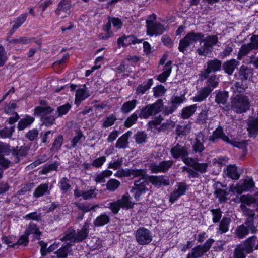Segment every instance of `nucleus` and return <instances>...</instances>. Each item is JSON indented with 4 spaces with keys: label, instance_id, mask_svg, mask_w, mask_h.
<instances>
[{
    "label": "nucleus",
    "instance_id": "7c9ffc66",
    "mask_svg": "<svg viewBox=\"0 0 258 258\" xmlns=\"http://www.w3.org/2000/svg\"><path fill=\"white\" fill-rule=\"evenodd\" d=\"M153 85L152 79H149L147 82L139 85L136 90V94L137 95H143Z\"/></svg>",
    "mask_w": 258,
    "mask_h": 258
},
{
    "label": "nucleus",
    "instance_id": "58836bf2",
    "mask_svg": "<svg viewBox=\"0 0 258 258\" xmlns=\"http://www.w3.org/2000/svg\"><path fill=\"white\" fill-rule=\"evenodd\" d=\"M197 105L194 104L182 109L181 116L183 119H188L196 112Z\"/></svg>",
    "mask_w": 258,
    "mask_h": 258
},
{
    "label": "nucleus",
    "instance_id": "412c9836",
    "mask_svg": "<svg viewBox=\"0 0 258 258\" xmlns=\"http://www.w3.org/2000/svg\"><path fill=\"white\" fill-rule=\"evenodd\" d=\"M28 151V149L26 146H21L18 150H13L12 151L13 161L15 163L19 162L20 158H23L26 156Z\"/></svg>",
    "mask_w": 258,
    "mask_h": 258
},
{
    "label": "nucleus",
    "instance_id": "473e14b6",
    "mask_svg": "<svg viewBox=\"0 0 258 258\" xmlns=\"http://www.w3.org/2000/svg\"><path fill=\"white\" fill-rule=\"evenodd\" d=\"M191 130V124L188 123L178 125L175 130L176 134L178 136H185L189 134Z\"/></svg>",
    "mask_w": 258,
    "mask_h": 258
},
{
    "label": "nucleus",
    "instance_id": "aec40b11",
    "mask_svg": "<svg viewBox=\"0 0 258 258\" xmlns=\"http://www.w3.org/2000/svg\"><path fill=\"white\" fill-rule=\"evenodd\" d=\"M149 181L156 187H160L162 185L167 186L169 184L168 178L163 176H149Z\"/></svg>",
    "mask_w": 258,
    "mask_h": 258
},
{
    "label": "nucleus",
    "instance_id": "c9c22d12",
    "mask_svg": "<svg viewBox=\"0 0 258 258\" xmlns=\"http://www.w3.org/2000/svg\"><path fill=\"white\" fill-rule=\"evenodd\" d=\"M131 197L128 194H126L123 195L120 199L118 200L117 201L120 205L121 208L129 209L132 208L134 205V203L131 201Z\"/></svg>",
    "mask_w": 258,
    "mask_h": 258
},
{
    "label": "nucleus",
    "instance_id": "4be33fe9",
    "mask_svg": "<svg viewBox=\"0 0 258 258\" xmlns=\"http://www.w3.org/2000/svg\"><path fill=\"white\" fill-rule=\"evenodd\" d=\"M253 69L247 66L242 65L241 66L239 75L241 79L248 80L253 76Z\"/></svg>",
    "mask_w": 258,
    "mask_h": 258
},
{
    "label": "nucleus",
    "instance_id": "1a4fd4ad",
    "mask_svg": "<svg viewBox=\"0 0 258 258\" xmlns=\"http://www.w3.org/2000/svg\"><path fill=\"white\" fill-rule=\"evenodd\" d=\"M146 23L147 28V33L149 35H160L163 34L165 30L162 25L156 21L147 20Z\"/></svg>",
    "mask_w": 258,
    "mask_h": 258
},
{
    "label": "nucleus",
    "instance_id": "bf43d9fd",
    "mask_svg": "<svg viewBox=\"0 0 258 258\" xmlns=\"http://www.w3.org/2000/svg\"><path fill=\"white\" fill-rule=\"evenodd\" d=\"M28 15L27 13L21 14L16 19L13 25L18 29L25 22Z\"/></svg>",
    "mask_w": 258,
    "mask_h": 258
},
{
    "label": "nucleus",
    "instance_id": "4d7b16f0",
    "mask_svg": "<svg viewBox=\"0 0 258 258\" xmlns=\"http://www.w3.org/2000/svg\"><path fill=\"white\" fill-rule=\"evenodd\" d=\"M6 40L8 41L9 43H13L14 44H25L29 43L30 41V39L26 37H22L13 39H9L7 38Z\"/></svg>",
    "mask_w": 258,
    "mask_h": 258
},
{
    "label": "nucleus",
    "instance_id": "cd10ccee",
    "mask_svg": "<svg viewBox=\"0 0 258 258\" xmlns=\"http://www.w3.org/2000/svg\"><path fill=\"white\" fill-rule=\"evenodd\" d=\"M138 103L137 100L134 99L124 102L120 108V111L123 114H126L133 110Z\"/></svg>",
    "mask_w": 258,
    "mask_h": 258
},
{
    "label": "nucleus",
    "instance_id": "a878e982",
    "mask_svg": "<svg viewBox=\"0 0 258 258\" xmlns=\"http://www.w3.org/2000/svg\"><path fill=\"white\" fill-rule=\"evenodd\" d=\"M211 92L210 89H209L206 87H203L197 92V94L193 98V100L195 102L202 101L206 99Z\"/></svg>",
    "mask_w": 258,
    "mask_h": 258
},
{
    "label": "nucleus",
    "instance_id": "2f4dec72",
    "mask_svg": "<svg viewBox=\"0 0 258 258\" xmlns=\"http://www.w3.org/2000/svg\"><path fill=\"white\" fill-rule=\"evenodd\" d=\"M71 251V245L68 244L61 247L55 252L56 255L53 256L51 258H67L68 253Z\"/></svg>",
    "mask_w": 258,
    "mask_h": 258
},
{
    "label": "nucleus",
    "instance_id": "8fccbe9b",
    "mask_svg": "<svg viewBox=\"0 0 258 258\" xmlns=\"http://www.w3.org/2000/svg\"><path fill=\"white\" fill-rule=\"evenodd\" d=\"M48 188L47 184H41L34 190L33 195L36 198L42 196L47 192Z\"/></svg>",
    "mask_w": 258,
    "mask_h": 258
},
{
    "label": "nucleus",
    "instance_id": "f3484780",
    "mask_svg": "<svg viewBox=\"0 0 258 258\" xmlns=\"http://www.w3.org/2000/svg\"><path fill=\"white\" fill-rule=\"evenodd\" d=\"M218 139H221L224 141L230 142V139L223 132L221 126H218L213 133L212 135L209 138V140L212 143L217 142Z\"/></svg>",
    "mask_w": 258,
    "mask_h": 258
},
{
    "label": "nucleus",
    "instance_id": "a211bd4d",
    "mask_svg": "<svg viewBox=\"0 0 258 258\" xmlns=\"http://www.w3.org/2000/svg\"><path fill=\"white\" fill-rule=\"evenodd\" d=\"M254 183L252 178L246 179L243 182L238 184L235 188L236 192L240 194L243 191H250L253 188Z\"/></svg>",
    "mask_w": 258,
    "mask_h": 258
},
{
    "label": "nucleus",
    "instance_id": "2eb2a0df",
    "mask_svg": "<svg viewBox=\"0 0 258 258\" xmlns=\"http://www.w3.org/2000/svg\"><path fill=\"white\" fill-rule=\"evenodd\" d=\"M173 163V161L172 160L163 161L159 164H151L149 168L152 173L165 172L172 166Z\"/></svg>",
    "mask_w": 258,
    "mask_h": 258
},
{
    "label": "nucleus",
    "instance_id": "13d9d810",
    "mask_svg": "<svg viewBox=\"0 0 258 258\" xmlns=\"http://www.w3.org/2000/svg\"><path fill=\"white\" fill-rule=\"evenodd\" d=\"M233 44H229L224 46L223 50L220 52V56L221 58H224L229 56L233 51Z\"/></svg>",
    "mask_w": 258,
    "mask_h": 258
},
{
    "label": "nucleus",
    "instance_id": "c03bdc74",
    "mask_svg": "<svg viewBox=\"0 0 258 258\" xmlns=\"http://www.w3.org/2000/svg\"><path fill=\"white\" fill-rule=\"evenodd\" d=\"M247 253V250L244 248L243 245H238L235 248L233 258H245Z\"/></svg>",
    "mask_w": 258,
    "mask_h": 258
},
{
    "label": "nucleus",
    "instance_id": "f03ea898",
    "mask_svg": "<svg viewBox=\"0 0 258 258\" xmlns=\"http://www.w3.org/2000/svg\"><path fill=\"white\" fill-rule=\"evenodd\" d=\"M54 109L49 106H37L34 109V114L41 116L42 125L49 127L53 125L55 121L56 117L49 114Z\"/></svg>",
    "mask_w": 258,
    "mask_h": 258
},
{
    "label": "nucleus",
    "instance_id": "7ed1b4c3",
    "mask_svg": "<svg viewBox=\"0 0 258 258\" xmlns=\"http://www.w3.org/2000/svg\"><path fill=\"white\" fill-rule=\"evenodd\" d=\"M231 109L237 113L245 112L249 109L250 101L247 96L239 94L231 99Z\"/></svg>",
    "mask_w": 258,
    "mask_h": 258
},
{
    "label": "nucleus",
    "instance_id": "de8ad7c7",
    "mask_svg": "<svg viewBox=\"0 0 258 258\" xmlns=\"http://www.w3.org/2000/svg\"><path fill=\"white\" fill-rule=\"evenodd\" d=\"M219 84V79L216 75H212L207 80V86L206 87L208 89H210L211 92L214 90V88H216Z\"/></svg>",
    "mask_w": 258,
    "mask_h": 258
},
{
    "label": "nucleus",
    "instance_id": "e433bc0d",
    "mask_svg": "<svg viewBox=\"0 0 258 258\" xmlns=\"http://www.w3.org/2000/svg\"><path fill=\"white\" fill-rule=\"evenodd\" d=\"M74 204L78 208V209L82 211L83 213H86L90 211L94 210L95 208L99 207L98 205L91 206L90 204L78 202H75Z\"/></svg>",
    "mask_w": 258,
    "mask_h": 258
},
{
    "label": "nucleus",
    "instance_id": "a19ab883",
    "mask_svg": "<svg viewBox=\"0 0 258 258\" xmlns=\"http://www.w3.org/2000/svg\"><path fill=\"white\" fill-rule=\"evenodd\" d=\"M89 96L86 91L83 89H79L76 91L75 103L79 105L80 103Z\"/></svg>",
    "mask_w": 258,
    "mask_h": 258
},
{
    "label": "nucleus",
    "instance_id": "423d86ee",
    "mask_svg": "<svg viewBox=\"0 0 258 258\" xmlns=\"http://www.w3.org/2000/svg\"><path fill=\"white\" fill-rule=\"evenodd\" d=\"M163 106L162 99H158L154 103L149 104L143 108L139 114L141 118L147 119L161 111Z\"/></svg>",
    "mask_w": 258,
    "mask_h": 258
},
{
    "label": "nucleus",
    "instance_id": "37998d69",
    "mask_svg": "<svg viewBox=\"0 0 258 258\" xmlns=\"http://www.w3.org/2000/svg\"><path fill=\"white\" fill-rule=\"evenodd\" d=\"M227 176L233 180L238 179L240 175L237 172V167L235 165H229L227 168Z\"/></svg>",
    "mask_w": 258,
    "mask_h": 258
},
{
    "label": "nucleus",
    "instance_id": "39448f33",
    "mask_svg": "<svg viewBox=\"0 0 258 258\" xmlns=\"http://www.w3.org/2000/svg\"><path fill=\"white\" fill-rule=\"evenodd\" d=\"M204 37L202 33H196L190 32L187 33L185 36L179 42V50L180 52L184 53L186 49L192 43L201 40Z\"/></svg>",
    "mask_w": 258,
    "mask_h": 258
},
{
    "label": "nucleus",
    "instance_id": "393cba45",
    "mask_svg": "<svg viewBox=\"0 0 258 258\" xmlns=\"http://www.w3.org/2000/svg\"><path fill=\"white\" fill-rule=\"evenodd\" d=\"M231 220L229 217H223L220 222L219 227L217 229V233L222 234L227 232L229 230V226Z\"/></svg>",
    "mask_w": 258,
    "mask_h": 258
},
{
    "label": "nucleus",
    "instance_id": "ddd939ff",
    "mask_svg": "<svg viewBox=\"0 0 258 258\" xmlns=\"http://www.w3.org/2000/svg\"><path fill=\"white\" fill-rule=\"evenodd\" d=\"M71 8V0H61L55 13L60 18L63 19L70 15Z\"/></svg>",
    "mask_w": 258,
    "mask_h": 258
},
{
    "label": "nucleus",
    "instance_id": "e2e57ef3",
    "mask_svg": "<svg viewBox=\"0 0 258 258\" xmlns=\"http://www.w3.org/2000/svg\"><path fill=\"white\" fill-rule=\"evenodd\" d=\"M214 194L219 198V201L220 203L225 202L227 201V198L226 196L228 195V193L225 190L221 189H217Z\"/></svg>",
    "mask_w": 258,
    "mask_h": 258
},
{
    "label": "nucleus",
    "instance_id": "9b49d317",
    "mask_svg": "<svg viewBox=\"0 0 258 258\" xmlns=\"http://www.w3.org/2000/svg\"><path fill=\"white\" fill-rule=\"evenodd\" d=\"M11 152L10 146L7 143L0 142V165L3 169H7L10 166L11 161L4 157Z\"/></svg>",
    "mask_w": 258,
    "mask_h": 258
},
{
    "label": "nucleus",
    "instance_id": "3c124183",
    "mask_svg": "<svg viewBox=\"0 0 258 258\" xmlns=\"http://www.w3.org/2000/svg\"><path fill=\"white\" fill-rule=\"evenodd\" d=\"M148 176L142 177L140 178L138 180L135 181L134 185L135 187H137L140 189L147 188L146 185L149 184Z\"/></svg>",
    "mask_w": 258,
    "mask_h": 258
},
{
    "label": "nucleus",
    "instance_id": "4468645a",
    "mask_svg": "<svg viewBox=\"0 0 258 258\" xmlns=\"http://www.w3.org/2000/svg\"><path fill=\"white\" fill-rule=\"evenodd\" d=\"M221 61L217 59L209 60L207 62V67L205 72L201 74L202 79H205L208 78L210 73L219 70L221 67Z\"/></svg>",
    "mask_w": 258,
    "mask_h": 258
},
{
    "label": "nucleus",
    "instance_id": "680f3d73",
    "mask_svg": "<svg viewBox=\"0 0 258 258\" xmlns=\"http://www.w3.org/2000/svg\"><path fill=\"white\" fill-rule=\"evenodd\" d=\"M71 106L69 103L60 106L57 108V117L66 114L71 109Z\"/></svg>",
    "mask_w": 258,
    "mask_h": 258
},
{
    "label": "nucleus",
    "instance_id": "4c0bfd02",
    "mask_svg": "<svg viewBox=\"0 0 258 258\" xmlns=\"http://www.w3.org/2000/svg\"><path fill=\"white\" fill-rule=\"evenodd\" d=\"M209 111V108L204 106L201 112L198 114L196 119V122L200 124H204L206 122L208 117V113Z\"/></svg>",
    "mask_w": 258,
    "mask_h": 258
},
{
    "label": "nucleus",
    "instance_id": "b1692460",
    "mask_svg": "<svg viewBox=\"0 0 258 258\" xmlns=\"http://www.w3.org/2000/svg\"><path fill=\"white\" fill-rule=\"evenodd\" d=\"M239 64L238 61L232 59L224 63L223 68L225 73L231 75L236 67Z\"/></svg>",
    "mask_w": 258,
    "mask_h": 258
},
{
    "label": "nucleus",
    "instance_id": "5fc2aeb1",
    "mask_svg": "<svg viewBox=\"0 0 258 258\" xmlns=\"http://www.w3.org/2000/svg\"><path fill=\"white\" fill-rule=\"evenodd\" d=\"M120 185V182L115 179H111L108 181L106 183V188L111 191H114Z\"/></svg>",
    "mask_w": 258,
    "mask_h": 258
},
{
    "label": "nucleus",
    "instance_id": "dca6fc26",
    "mask_svg": "<svg viewBox=\"0 0 258 258\" xmlns=\"http://www.w3.org/2000/svg\"><path fill=\"white\" fill-rule=\"evenodd\" d=\"M187 189V186L184 182H180L174 190L171 193L169 201L173 203L179 197L184 195Z\"/></svg>",
    "mask_w": 258,
    "mask_h": 258
},
{
    "label": "nucleus",
    "instance_id": "5701e85b",
    "mask_svg": "<svg viewBox=\"0 0 258 258\" xmlns=\"http://www.w3.org/2000/svg\"><path fill=\"white\" fill-rule=\"evenodd\" d=\"M215 94V102L219 105H225L229 97L228 92L226 91L218 90L216 91Z\"/></svg>",
    "mask_w": 258,
    "mask_h": 258
},
{
    "label": "nucleus",
    "instance_id": "f257e3e1",
    "mask_svg": "<svg viewBox=\"0 0 258 258\" xmlns=\"http://www.w3.org/2000/svg\"><path fill=\"white\" fill-rule=\"evenodd\" d=\"M89 224L86 222L81 230L77 232L72 229H68L64 234V236L60 239L62 241H69L70 242H80L87 238L89 233Z\"/></svg>",
    "mask_w": 258,
    "mask_h": 258
},
{
    "label": "nucleus",
    "instance_id": "0eeeda50",
    "mask_svg": "<svg viewBox=\"0 0 258 258\" xmlns=\"http://www.w3.org/2000/svg\"><path fill=\"white\" fill-rule=\"evenodd\" d=\"M137 242L140 245L150 244L153 239L151 232L145 227H140L134 233Z\"/></svg>",
    "mask_w": 258,
    "mask_h": 258
},
{
    "label": "nucleus",
    "instance_id": "bb28decb",
    "mask_svg": "<svg viewBox=\"0 0 258 258\" xmlns=\"http://www.w3.org/2000/svg\"><path fill=\"white\" fill-rule=\"evenodd\" d=\"M34 121V118L29 115H26L19 121L17 128L19 131H22L29 126Z\"/></svg>",
    "mask_w": 258,
    "mask_h": 258
},
{
    "label": "nucleus",
    "instance_id": "9d476101",
    "mask_svg": "<svg viewBox=\"0 0 258 258\" xmlns=\"http://www.w3.org/2000/svg\"><path fill=\"white\" fill-rule=\"evenodd\" d=\"M214 240L209 239L203 245H198L192 250L191 253H188L187 255H190L192 258H198L201 257L205 253L207 252L211 248Z\"/></svg>",
    "mask_w": 258,
    "mask_h": 258
},
{
    "label": "nucleus",
    "instance_id": "69168bd1",
    "mask_svg": "<svg viewBox=\"0 0 258 258\" xmlns=\"http://www.w3.org/2000/svg\"><path fill=\"white\" fill-rule=\"evenodd\" d=\"M240 200L242 203H245L248 205L255 203L256 199L249 195H242L240 198Z\"/></svg>",
    "mask_w": 258,
    "mask_h": 258
},
{
    "label": "nucleus",
    "instance_id": "c85d7f7f",
    "mask_svg": "<svg viewBox=\"0 0 258 258\" xmlns=\"http://www.w3.org/2000/svg\"><path fill=\"white\" fill-rule=\"evenodd\" d=\"M110 220L109 216L105 214H102L97 216L93 222L94 225L96 227H101L108 224Z\"/></svg>",
    "mask_w": 258,
    "mask_h": 258
},
{
    "label": "nucleus",
    "instance_id": "6e6552de",
    "mask_svg": "<svg viewBox=\"0 0 258 258\" xmlns=\"http://www.w3.org/2000/svg\"><path fill=\"white\" fill-rule=\"evenodd\" d=\"M190 150L188 146L183 142H179L173 146L170 149L172 157L175 159H182L184 157L188 156Z\"/></svg>",
    "mask_w": 258,
    "mask_h": 258
},
{
    "label": "nucleus",
    "instance_id": "c756f323",
    "mask_svg": "<svg viewBox=\"0 0 258 258\" xmlns=\"http://www.w3.org/2000/svg\"><path fill=\"white\" fill-rule=\"evenodd\" d=\"M247 131L249 136L255 137L258 134V117L250 121L248 123Z\"/></svg>",
    "mask_w": 258,
    "mask_h": 258
},
{
    "label": "nucleus",
    "instance_id": "603ef678",
    "mask_svg": "<svg viewBox=\"0 0 258 258\" xmlns=\"http://www.w3.org/2000/svg\"><path fill=\"white\" fill-rule=\"evenodd\" d=\"M59 187L63 193H66L71 189L70 181L67 177L62 178L59 181Z\"/></svg>",
    "mask_w": 258,
    "mask_h": 258
},
{
    "label": "nucleus",
    "instance_id": "79ce46f5",
    "mask_svg": "<svg viewBox=\"0 0 258 258\" xmlns=\"http://www.w3.org/2000/svg\"><path fill=\"white\" fill-rule=\"evenodd\" d=\"M200 137L201 136L199 134L198 137L194 140L192 144L193 151L195 152L199 153V154H201L205 150V147L203 143L200 139Z\"/></svg>",
    "mask_w": 258,
    "mask_h": 258
},
{
    "label": "nucleus",
    "instance_id": "f704fd0d",
    "mask_svg": "<svg viewBox=\"0 0 258 258\" xmlns=\"http://www.w3.org/2000/svg\"><path fill=\"white\" fill-rule=\"evenodd\" d=\"M131 134V133L130 132H127L122 135L117 141L115 145L116 147L119 149L125 148L128 144V137Z\"/></svg>",
    "mask_w": 258,
    "mask_h": 258
},
{
    "label": "nucleus",
    "instance_id": "49530a36",
    "mask_svg": "<svg viewBox=\"0 0 258 258\" xmlns=\"http://www.w3.org/2000/svg\"><path fill=\"white\" fill-rule=\"evenodd\" d=\"M128 174L129 177H146L147 170L146 169H128Z\"/></svg>",
    "mask_w": 258,
    "mask_h": 258
},
{
    "label": "nucleus",
    "instance_id": "6e6d98bb",
    "mask_svg": "<svg viewBox=\"0 0 258 258\" xmlns=\"http://www.w3.org/2000/svg\"><path fill=\"white\" fill-rule=\"evenodd\" d=\"M26 233L28 234H34L36 235V237L39 239L40 238V232L39 231L38 228L36 225L32 223H31L29 225V227L26 230Z\"/></svg>",
    "mask_w": 258,
    "mask_h": 258
},
{
    "label": "nucleus",
    "instance_id": "0e129e2a",
    "mask_svg": "<svg viewBox=\"0 0 258 258\" xmlns=\"http://www.w3.org/2000/svg\"><path fill=\"white\" fill-rule=\"evenodd\" d=\"M147 190V188H142V189H140L137 187H134L131 189V192L134 196L135 199L138 201L140 199L141 195L145 194Z\"/></svg>",
    "mask_w": 258,
    "mask_h": 258
},
{
    "label": "nucleus",
    "instance_id": "a18cd8bd",
    "mask_svg": "<svg viewBox=\"0 0 258 258\" xmlns=\"http://www.w3.org/2000/svg\"><path fill=\"white\" fill-rule=\"evenodd\" d=\"M252 50L254 49L248 43L242 45L238 53L237 58L239 60L242 59Z\"/></svg>",
    "mask_w": 258,
    "mask_h": 258
},
{
    "label": "nucleus",
    "instance_id": "774afa93",
    "mask_svg": "<svg viewBox=\"0 0 258 258\" xmlns=\"http://www.w3.org/2000/svg\"><path fill=\"white\" fill-rule=\"evenodd\" d=\"M137 114L134 113L126 119L124 122V125L127 127H130L137 121Z\"/></svg>",
    "mask_w": 258,
    "mask_h": 258
},
{
    "label": "nucleus",
    "instance_id": "09e8293b",
    "mask_svg": "<svg viewBox=\"0 0 258 258\" xmlns=\"http://www.w3.org/2000/svg\"><path fill=\"white\" fill-rule=\"evenodd\" d=\"M256 237L253 236L248 238L243 245V247L247 250V253H250L253 251V248L255 245Z\"/></svg>",
    "mask_w": 258,
    "mask_h": 258
},
{
    "label": "nucleus",
    "instance_id": "ea45409f",
    "mask_svg": "<svg viewBox=\"0 0 258 258\" xmlns=\"http://www.w3.org/2000/svg\"><path fill=\"white\" fill-rule=\"evenodd\" d=\"M112 174V172L109 170L97 173L95 176L94 180L97 183L105 182V178H108Z\"/></svg>",
    "mask_w": 258,
    "mask_h": 258
},
{
    "label": "nucleus",
    "instance_id": "052dcab7",
    "mask_svg": "<svg viewBox=\"0 0 258 258\" xmlns=\"http://www.w3.org/2000/svg\"><path fill=\"white\" fill-rule=\"evenodd\" d=\"M63 138L62 135H59L54 141L51 148L52 151H58L61 148L63 143Z\"/></svg>",
    "mask_w": 258,
    "mask_h": 258
},
{
    "label": "nucleus",
    "instance_id": "864d4df0",
    "mask_svg": "<svg viewBox=\"0 0 258 258\" xmlns=\"http://www.w3.org/2000/svg\"><path fill=\"white\" fill-rule=\"evenodd\" d=\"M14 131V125L11 126L10 128L5 127L0 130V137L2 138H11Z\"/></svg>",
    "mask_w": 258,
    "mask_h": 258
},
{
    "label": "nucleus",
    "instance_id": "338daca9",
    "mask_svg": "<svg viewBox=\"0 0 258 258\" xmlns=\"http://www.w3.org/2000/svg\"><path fill=\"white\" fill-rule=\"evenodd\" d=\"M166 91V90L163 85H158L153 88L154 95L156 97L162 96L165 94Z\"/></svg>",
    "mask_w": 258,
    "mask_h": 258
},
{
    "label": "nucleus",
    "instance_id": "6ab92c4d",
    "mask_svg": "<svg viewBox=\"0 0 258 258\" xmlns=\"http://www.w3.org/2000/svg\"><path fill=\"white\" fill-rule=\"evenodd\" d=\"M142 41V40L138 39L134 36H123L118 39L117 43L119 47H126L128 45L141 43Z\"/></svg>",
    "mask_w": 258,
    "mask_h": 258
},
{
    "label": "nucleus",
    "instance_id": "20e7f679",
    "mask_svg": "<svg viewBox=\"0 0 258 258\" xmlns=\"http://www.w3.org/2000/svg\"><path fill=\"white\" fill-rule=\"evenodd\" d=\"M218 42L217 35H209L201 39V47L198 49L197 52L200 56H206L213 50V47Z\"/></svg>",
    "mask_w": 258,
    "mask_h": 258
},
{
    "label": "nucleus",
    "instance_id": "72a5a7b5",
    "mask_svg": "<svg viewBox=\"0 0 258 258\" xmlns=\"http://www.w3.org/2000/svg\"><path fill=\"white\" fill-rule=\"evenodd\" d=\"M249 231H251L248 226L244 224L238 226L235 230V234L239 238H243L249 234Z\"/></svg>",
    "mask_w": 258,
    "mask_h": 258
},
{
    "label": "nucleus",
    "instance_id": "f8f14e48",
    "mask_svg": "<svg viewBox=\"0 0 258 258\" xmlns=\"http://www.w3.org/2000/svg\"><path fill=\"white\" fill-rule=\"evenodd\" d=\"M241 208L244 215L247 216V218L245 221V224L248 226L252 233L256 232L257 231V226L254 225L253 222V217L255 215L254 211L243 205H241Z\"/></svg>",
    "mask_w": 258,
    "mask_h": 258
}]
</instances>
